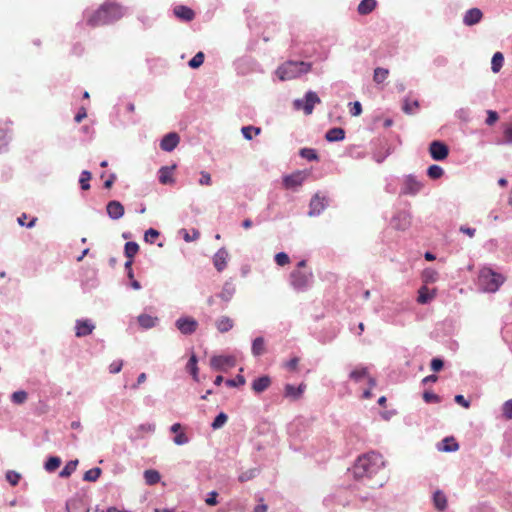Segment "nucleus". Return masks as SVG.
<instances>
[{"mask_svg": "<svg viewBox=\"0 0 512 512\" xmlns=\"http://www.w3.org/2000/svg\"><path fill=\"white\" fill-rule=\"evenodd\" d=\"M418 107H419V103L417 100L411 101L409 99H405L403 102L402 110L406 114H413V113H415V111L417 110Z\"/></svg>", "mask_w": 512, "mask_h": 512, "instance_id": "nucleus-51", "label": "nucleus"}, {"mask_svg": "<svg viewBox=\"0 0 512 512\" xmlns=\"http://www.w3.org/2000/svg\"><path fill=\"white\" fill-rule=\"evenodd\" d=\"M215 326L220 333H226L233 328L234 321L228 316H221L216 320Z\"/></svg>", "mask_w": 512, "mask_h": 512, "instance_id": "nucleus-29", "label": "nucleus"}, {"mask_svg": "<svg viewBox=\"0 0 512 512\" xmlns=\"http://www.w3.org/2000/svg\"><path fill=\"white\" fill-rule=\"evenodd\" d=\"M218 493L216 491H211L207 494L205 502L208 506H215L218 504Z\"/></svg>", "mask_w": 512, "mask_h": 512, "instance_id": "nucleus-63", "label": "nucleus"}, {"mask_svg": "<svg viewBox=\"0 0 512 512\" xmlns=\"http://www.w3.org/2000/svg\"><path fill=\"white\" fill-rule=\"evenodd\" d=\"M503 417L512 420V399L505 401L502 405Z\"/></svg>", "mask_w": 512, "mask_h": 512, "instance_id": "nucleus-58", "label": "nucleus"}, {"mask_svg": "<svg viewBox=\"0 0 512 512\" xmlns=\"http://www.w3.org/2000/svg\"><path fill=\"white\" fill-rule=\"evenodd\" d=\"M137 321L141 328L148 330L155 327L159 323V318L142 313L137 317Z\"/></svg>", "mask_w": 512, "mask_h": 512, "instance_id": "nucleus-26", "label": "nucleus"}, {"mask_svg": "<svg viewBox=\"0 0 512 512\" xmlns=\"http://www.w3.org/2000/svg\"><path fill=\"white\" fill-rule=\"evenodd\" d=\"M176 328L183 335H192L198 328V322L190 316H181L175 321Z\"/></svg>", "mask_w": 512, "mask_h": 512, "instance_id": "nucleus-10", "label": "nucleus"}, {"mask_svg": "<svg viewBox=\"0 0 512 512\" xmlns=\"http://www.w3.org/2000/svg\"><path fill=\"white\" fill-rule=\"evenodd\" d=\"M228 420V416L226 413L224 412H220L213 420V422L211 423V427L214 429V430H217V429H220L221 427H223L225 425V423L227 422Z\"/></svg>", "mask_w": 512, "mask_h": 512, "instance_id": "nucleus-50", "label": "nucleus"}, {"mask_svg": "<svg viewBox=\"0 0 512 512\" xmlns=\"http://www.w3.org/2000/svg\"><path fill=\"white\" fill-rule=\"evenodd\" d=\"M444 446L440 447L439 449L444 452H454L458 450L459 445L458 443L451 437V438H445L443 440Z\"/></svg>", "mask_w": 512, "mask_h": 512, "instance_id": "nucleus-53", "label": "nucleus"}, {"mask_svg": "<svg viewBox=\"0 0 512 512\" xmlns=\"http://www.w3.org/2000/svg\"><path fill=\"white\" fill-rule=\"evenodd\" d=\"M144 479L146 484L155 485L160 481L161 476L157 470L148 469L144 471Z\"/></svg>", "mask_w": 512, "mask_h": 512, "instance_id": "nucleus-37", "label": "nucleus"}, {"mask_svg": "<svg viewBox=\"0 0 512 512\" xmlns=\"http://www.w3.org/2000/svg\"><path fill=\"white\" fill-rule=\"evenodd\" d=\"M159 231L154 228H149L144 234V240L148 243H153V240L159 236Z\"/></svg>", "mask_w": 512, "mask_h": 512, "instance_id": "nucleus-62", "label": "nucleus"}, {"mask_svg": "<svg viewBox=\"0 0 512 512\" xmlns=\"http://www.w3.org/2000/svg\"><path fill=\"white\" fill-rule=\"evenodd\" d=\"M78 465V460H70L66 463V465L63 467V469L60 471L59 476L61 478H68L71 476Z\"/></svg>", "mask_w": 512, "mask_h": 512, "instance_id": "nucleus-38", "label": "nucleus"}, {"mask_svg": "<svg viewBox=\"0 0 512 512\" xmlns=\"http://www.w3.org/2000/svg\"><path fill=\"white\" fill-rule=\"evenodd\" d=\"M61 464V459L57 456H50L45 462L44 468L48 472L55 471Z\"/></svg>", "mask_w": 512, "mask_h": 512, "instance_id": "nucleus-47", "label": "nucleus"}, {"mask_svg": "<svg viewBox=\"0 0 512 512\" xmlns=\"http://www.w3.org/2000/svg\"><path fill=\"white\" fill-rule=\"evenodd\" d=\"M106 212L110 219L119 220L123 217L124 206L117 200H111L106 205Z\"/></svg>", "mask_w": 512, "mask_h": 512, "instance_id": "nucleus-19", "label": "nucleus"}, {"mask_svg": "<svg viewBox=\"0 0 512 512\" xmlns=\"http://www.w3.org/2000/svg\"><path fill=\"white\" fill-rule=\"evenodd\" d=\"M5 477L12 486H16L21 479V475L14 470H8Z\"/></svg>", "mask_w": 512, "mask_h": 512, "instance_id": "nucleus-56", "label": "nucleus"}, {"mask_svg": "<svg viewBox=\"0 0 512 512\" xmlns=\"http://www.w3.org/2000/svg\"><path fill=\"white\" fill-rule=\"evenodd\" d=\"M320 102L321 100L316 92L308 91L305 93L304 98L295 99L293 105L297 110L302 109L305 115H310L313 112L314 106Z\"/></svg>", "mask_w": 512, "mask_h": 512, "instance_id": "nucleus-7", "label": "nucleus"}, {"mask_svg": "<svg viewBox=\"0 0 512 512\" xmlns=\"http://www.w3.org/2000/svg\"><path fill=\"white\" fill-rule=\"evenodd\" d=\"M274 259H275V262L277 263V265H279V266H285V265H287V264L289 263V261H290V258H289V256H288V254H287V253H285V252H279V253H277V254L275 255Z\"/></svg>", "mask_w": 512, "mask_h": 512, "instance_id": "nucleus-59", "label": "nucleus"}, {"mask_svg": "<svg viewBox=\"0 0 512 512\" xmlns=\"http://www.w3.org/2000/svg\"><path fill=\"white\" fill-rule=\"evenodd\" d=\"M385 465L380 453L371 451L359 456L352 468V474L356 480L370 479Z\"/></svg>", "mask_w": 512, "mask_h": 512, "instance_id": "nucleus-2", "label": "nucleus"}, {"mask_svg": "<svg viewBox=\"0 0 512 512\" xmlns=\"http://www.w3.org/2000/svg\"><path fill=\"white\" fill-rule=\"evenodd\" d=\"M252 355L255 357H259L264 354L265 352V340L263 337H256L252 341V347H251Z\"/></svg>", "mask_w": 512, "mask_h": 512, "instance_id": "nucleus-31", "label": "nucleus"}, {"mask_svg": "<svg viewBox=\"0 0 512 512\" xmlns=\"http://www.w3.org/2000/svg\"><path fill=\"white\" fill-rule=\"evenodd\" d=\"M204 53L203 52H198L196 53L188 62V65L190 68L192 69H197L199 68L203 62H204Z\"/></svg>", "mask_w": 512, "mask_h": 512, "instance_id": "nucleus-54", "label": "nucleus"}, {"mask_svg": "<svg viewBox=\"0 0 512 512\" xmlns=\"http://www.w3.org/2000/svg\"><path fill=\"white\" fill-rule=\"evenodd\" d=\"M101 472V469L98 467L92 468L84 473L83 480L94 482L100 477Z\"/></svg>", "mask_w": 512, "mask_h": 512, "instance_id": "nucleus-52", "label": "nucleus"}, {"mask_svg": "<svg viewBox=\"0 0 512 512\" xmlns=\"http://www.w3.org/2000/svg\"><path fill=\"white\" fill-rule=\"evenodd\" d=\"M259 473H260L259 468H257V467L250 468L246 471L241 472L238 476V480L241 483H244V482L254 479Z\"/></svg>", "mask_w": 512, "mask_h": 512, "instance_id": "nucleus-40", "label": "nucleus"}, {"mask_svg": "<svg viewBox=\"0 0 512 512\" xmlns=\"http://www.w3.org/2000/svg\"><path fill=\"white\" fill-rule=\"evenodd\" d=\"M173 13L178 19L185 22L192 21L195 17L194 11L185 5H178L174 7Z\"/></svg>", "mask_w": 512, "mask_h": 512, "instance_id": "nucleus-22", "label": "nucleus"}, {"mask_svg": "<svg viewBox=\"0 0 512 512\" xmlns=\"http://www.w3.org/2000/svg\"><path fill=\"white\" fill-rule=\"evenodd\" d=\"M376 5V0H362L358 5L357 11L360 15H367L376 8Z\"/></svg>", "mask_w": 512, "mask_h": 512, "instance_id": "nucleus-33", "label": "nucleus"}, {"mask_svg": "<svg viewBox=\"0 0 512 512\" xmlns=\"http://www.w3.org/2000/svg\"><path fill=\"white\" fill-rule=\"evenodd\" d=\"M245 378L243 375L241 374H238L235 378L233 379H227L226 380V385L229 386V387H239V386H242L245 384Z\"/></svg>", "mask_w": 512, "mask_h": 512, "instance_id": "nucleus-57", "label": "nucleus"}, {"mask_svg": "<svg viewBox=\"0 0 512 512\" xmlns=\"http://www.w3.org/2000/svg\"><path fill=\"white\" fill-rule=\"evenodd\" d=\"M289 283L297 292L309 290L314 283V275L311 269H294L289 275Z\"/></svg>", "mask_w": 512, "mask_h": 512, "instance_id": "nucleus-5", "label": "nucleus"}, {"mask_svg": "<svg viewBox=\"0 0 512 512\" xmlns=\"http://www.w3.org/2000/svg\"><path fill=\"white\" fill-rule=\"evenodd\" d=\"M388 74H389L388 69L378 67L374 70L373 80L375 83L381 84L387 79Z\"/></svg>", "mask_w": 512, "mask_h": 512, "instance_id": "nucleus-44", "label": "nucleus"}, {"mask_svg": "<svg viewBox=\"0 0 512 512\" xmlns=\"http://www.w3.org/2000/svg\"><path fill=\"white\" fill-rule=\"evenodd\" d=\"M95 329V323L88 318H81L75 321V336L78 338L92 334Z\"/></svg>", "mask_w": 512, "mask_h": 512, "instance_id": "nucleus-12", "label": "nucleus"}, {"mask_svg": "<svg viewBox=\"0 0 512 512\" xmlns=\"http://www.w3.org/2000/svg\"><path fill=\"white\" fill-rule=\"evenodd\" d=\"M483 17V13L479 8H471L467 10L463 16V23L466 26L478 24Z\"/></svg>", "mask_w": 512, "mask_h": 512, "instance_id": "nucleus-21", "label": "nucleus"}, {"mask_svg": "<svg viewBox=\"0 0 512 512\" xmlns=\"http://www.w3.org/2000/svg\"><path fill=\"white\" fill-rule=\"evenodd\" d=\"M197 363H198L197 356L194 353H192V355L190 356V358L187 362L186 370H187V372H189L191 374V376L193 377V379L195 381H199V376H198L199 370H198Z\"/></svg>", "mask_w": 512, "mask_h": 512, "instance_id": "nucleus-32", "label": "nucleus"}, {"mask_svg": "<svg viewBox=\"0 0 512 512\" xmlns=\"http://www.w3.org/2000/svg\"><path fill=\"white\" fill-rule=\"evenodd\" d=\"M176 168L175 165L172 166H162L158 171V179L161 184H173L174 179L172 177V172Z\"/></svg>", "mask_w": 512, "mask_h": 512, "instance_id": "nucleus-25", "label": "nucleus"}, {"mask_svg": "<svg viewBox=\"0 0 512 512\" xmlns=\"http://www.w3.org/2000/svg\"><path fill=\"white\" fill-rule=\"evenodd\" d=\"M91 172L88 170H83L79 177V184L82 190H88L90 189V179H91Z\"/></svg>", "mask_w": 512, "mask_h": 512, "instance_id": "nucleus-49", "label": "nucleus"}, {"mask_svg": "<svg viewBox=\"0 0 512 512\" xmlns=\"http://www.w3.org/2000/svg\"><path fill=\"white\" fill-rule=\"evenodd\" d=\"M429 153L433 160L443 161L449 155V148L444 142L434 140L429 145Z\"/></svg>", "mask_w": 512, "mask_h": 512, "instance_id": "nucleus-11", "label": "nucleus"}, {"mask_svg": "<svg viewBox=\"0 0 512 512\" xmlns=\"http://www.w3.org/2000/svg\"><path fill=\"white\" fill-rule=\"evenodd\" d=\"M433 502H434L435 507L440 511H443L447 506V498H446L445 494L440 490H437L436 492H434Z\"/></svg>", "mask_w": 512, "mask_h": 512, "instance_id": "nucleus-36", "label": "nucleus"}, {"mask_svg": "<svg viewBox=\"0 0 512 512\" xmlns=\"http://www.w3.org/2000/svg\"><path fill=\"white\" fill-rule=\"evenodd\" d=\"M305 389L304 384H300L299 386H294L292 384H286L284 387V396L291 400H298Z\"/></svg>", "mask_w": 512, "mask_h": 512, "instance_id": "nucleus-24", "label": "nucleus"}, {"mask_svg": "<svg viewBox=\"0 0 512 512\" xmlns=\"http://www.w3.org/2000/svg\"><path fill=\"white\" fill-rule=\"evenodd\" d=\"M328 202L325 197H320L317 193L310 200L308 215L311 217L319 216L327 207Z\"/></svg>", "mask_w": 512, "mask_h": 512, "instance_id": "nucleus-13", "label": "nucleus"}, {"mask_svg": "<svg viewBox=\"0 0 512 512\" xmlns=\"http://www.w3.org/2000/svg\"><path fill=\"white\" fill-rule=\"evenodd\" d=\"M422 279L425 283H435L439 279V274L433 268H426L422 272Z\"/></svg>", "mask_w": 512, "mask_h": 512, "instance_id": "nucleus-41", "label": "nucleus"}, {"mask_svg": "<svg viewBox=\"0 0 512 512\" xmlns=\"http://www.w3.org/2000/svg\"><path fill=\"white\" fill-rule=\"evenodd\" d=\"M399 181L400 179L396 176L387 177L385 191L390 194H395L397 192Z\"/></svg>", "mask_w": 512, "mask_h": 512, "instance_id": "nucleus-43", "label": "nucleus"}, {"mask_svg": "<svg viewBox=\"0 0 512 512\" xmlns=\"http://www.w3.org/2000/svg\"><path fill=\"white\" fill-rule=\"evenodd\" d=\"M423 182L415 175L408 174L402 178L401 195L416 196L423 188Z\"/></svg>", "mask_w": 512, "mask_h": 512, "instance_id": "nucleus-6", "label": "nucleus"}, {"mask_svg": "<svg viewBox=\"0 0 512 512\" xmlns=\"http://www.w3.org/2000/svg\"><path fill=\"white\" fill-rule=\"evenodd\" d=\"M311 67L309 62L289 60L277 68L276 75L281 81L292 80L308 73Z\"/></svg>", "mask_w": 512, "mask_h": 512, "instance_id": "nucleus-3", "label": "nucleus"}, {"mask_svg": "<svg viewBox=\"0 0 512 512\" xmlns=\"http://www.w3.org/2000/svg\"><path fill=\"white\" fill-rule=\"evenodd\" d=\"M235 292L236 288L233 283V280L229 279L224 283L222 290L220 293L217 294V297H219L221 300L225 302H229L233 298Z\"/></svg>", "mask_w": 512, "mask_h": 512, "instance_id": "nucleus-23", "label": "nucleus"}, {"mask_svg": "<svg viewBox=\"0 0 512 512\" xmlns=\"http://www.w3.org/2000/svg\"><path fill=\"white\" fill-rule=\"evenodd\" d=\"M423 400L426 402V403H439L440 402V397L431 392V391H425L423 393Z\"/></svg>", "mask_w": 512, "mask_h": 512, "instance_id": "nucleus-60", "label": "nucleus"}, {"mask_svg": "<svg viewBox=\"0 0 512 512\" xmlns=\"http://www.w3.org/2000/svg\"><path fill=\"white\" fill-rule=\"evenodd\" d=\"M443 174H444L443 168L436 164L430 165L427 169V175L431 179H439L440 177L443 176Z\"/></svg>", "mask_w": 512, "mask_h": 512, "instance_id": "nucleus-48", "label": "nucleus"}, {"mask_svg": "<svg viewBox=\"0 0 512 512\" xmlns=\"http://www.w3.org/2000/svg\"><path fill=\"white\" fill-rule=\"evenodd\" d=\"M236 71L240 75L261 71L260 65L250 57H243L235 62Z\"/></svg>", "mask_w": 512, "mask_h": 512, "instance_id": "nucleus-8", "label": "nucleus"}, {"mask_svg": "<svg viewBox=\"0 0 512 512\" xmlns=\"http://www.w3.org/2000/svg\"><path fill=\"white\" fill-rule=\"evenodd\" d=\"M504 280L502 274L491 268H483L479 272L477 285L482 292L494 293L504 283Z\"/></svg>", "mask_w": 512, "mask_h": 512, "instance_id": "nucleus-4", "label": "nucleus"}, {"mask_svg": "<svg viewBox=\"0 0 512 512\" xmlns=\"http://www.w3.org/2000/svg\"><path fill=\"white\" fill-rule=\"evenodd\" d=\"M139 251V245L134 241H128L124 245V255L127 259H133Z\"/></svg>", "mask_w": 512, "mask_h": 512, "instance_id": "nucleus-39", "label": "nucleus"}, {"mask_svg": "<svg viewBox=\"0 0 512 512\" xmlns=\"http://www.w3.org/2000/svg\"><path fill=\"white\" fill-rule=\"evenodd\" d=\"M299 155L307 159L308 161H318L319 157L315 149L313 148H302L299 151Z\"/></svg>", "mask_w": 512, "mask_h": 512, "instance_id": "nucleus-45", "label": "nucleus"}, {"mask_svg": "<svg viewBox=\"0 0 512 512\" xmlns=\"http://www.w3.org/2000/svg\"><path fill=\"white\" fill-rule=\"evenodd\" d=\"M125 12V7L117 3L105 2L93 12L85 10L83 15L86 19L87 25L91 27H98L118 21L125 15Z\"/></svg>", "mask_w": 512, "mask_h": 512, "instance_id": "nucleus-1", "label": "nucleus"}, {"mask_svg": "<svg viewBox=\"0 0 512 512\" xmlns=\"http://www.w3.org/2000/svg\"><path fill=\"white\" fill-rule=\"evenodd\" d=\"M179 141L180 137L176 132L167 133L160 141V148L165 152H172Z\"/></svg>", "mask_w": 512, "mask_h": 512, "instance_id": "nucleus-18", "label": "nucleus"}, {"mask_svg": "<svg viewBox=\"0 0 512 512\" xmlns=\"http://www.w3.org/2000/svg\"><path fill=\"white\" fill-rule=\"evenodd\" d=\"M345 138V130L341 127H333L325 134V139L328 142L342 141Z\"/></svg>", "mask_w": 512, "mask_h": 512, "instance_id": "nucleus-28", "label": "nucleus"}, {"mask_svg": "<svg viewBox=\"0 0 512 512\" xmlns=\"http://www.w3.org/2000/svg\"><path fill=\"white\" fill-rule=\"evenodd\" d=\"M504 63V56L501 52H496L491 60V70L494 73H497L500 71Z\"/></svg>", "mask_w": 512, "mask_h": 512, "instance_id": "nucleus-42", "label": "nucleus"}, {"mask_svg": "<svg viewBox=\"0 0 512 512\" xmlns=\"http://www.w3.org/2000/svg\"><path fill=\"white\" fill-rule=\"evenodd\" d=\"M307 427V421L303 418L295 419L288 427L289 434L291 436H297V431L301 429L305 430Z\"/></svg>", "mask_w": 512, "mask_h": 512, "instance_id": "nucleus-35", "label": "nucleus"}, {"mask_svg": "<svg viewBox=\"0 0 512 512\" xmlns=\"http://www.w3.org/2000/svg\"><path fill=\"white\" fill-rule=\"evenodd\" d=\"M368 369L365 366H358L349 373V379L354 382H360L368 377Z\"/></svg>", "mask_w": 512, "mask_h": 512, "instance_id": "nucleus-30", "label": "nucleus"}, {"mask_svg": "<svg viewBox=\"0 0 512 512\" xmlns=\"http://www.w3.org/2000/svg\"><path fill=\"white\" fill-rule=\"evenodd\" d=\"M260 132L261 129L255 126H243L241 129V133L246 140H252L253 135H258Z\"/></svg>", "mask_w": 512, "mask_h": 512, "instance_id": "nucleus-46", "label": "nucleus"}, {"mask_svg": "<svg viewBox=\"0 0 512 512\" xmlns=\"http://www.w3.org/2000/svg\"><path fill=\"white\" fill-rule=\"evenodd\" d=\"M27 398H28V394L24 390L16 391V392L12 393V395H11V401L17 405H21V404L25 403Z\"/></svg>", "mask_w": 512, "mask_h": 512, "instance_id": "nucleus-55", "label": "nucleus"}, {"mask_svg": "<svg viewBox=\"0 0 512 512\" xmlns=\"http://www.w3.org/2000/svg\"><path fill=\"white\" fill-rule=\"evenodd\" d=\"M374 145L372 157L377 163H382L393 151L391 145L386 140L378 139Z\"/></svg>", "mask_w": 512, "mask_h": 512, "instance_id": "nucleus-9", "label": "nucleus"}, {"mask_svg": "<svg viewBox=\"0 0 512 512\" xmlns=\"http://www.w3.org/2000/svg\"><path fill=\"white\" fill-rule=\"evenodd\" d=\"M211 368L217 371H225L227 368L235 365V358L233 356H213L210 360Z\"/></svg>", "mask_w": 512, "mask_h": 512, "instance_id": "nucleus-14", "label": "nucleus"}, {"mask_svg": "<svg viewBox=\"0 0 512 512\" xmlns=\"http://www.w3.org/2000/svg\"><path fill=\"white\" fill-rule=\"evenodd\" d=\"M182 232H183V239L186 242L195 241V240H197L200 237V233L196 229L192 230V235H190L189 232L187 230H185V229H183Z\"/></svg>", "mask_w": 512, "mask_h": 512, "instance_id": "nucleus-61", "label": "nucleus"}, {"mask_svg": "<svg viewBox=\"0 0 512 512\" xmlns=\"http://www.w3.org/2000/svg\"><path fill=\"white\" fill-rule=\"evenodd\" d=\"M173 441L176 445H185L189 442V438L187 435L183 432L177 433L176 436L173 438Z\"/></svg>", "mask_w": 512, "mask_h": 512, "instance_id": "nucleus-64", "label": "nucleus"}, {"mask_svg": "<svg viewBox=\"0 0 512 512\" xmlns=\"http://www.w3.org/2000/svg\"><path fill=\"white\" fill-rule=\"evenodd\" d=\"M392 226L397 230H406L411 224V215L408 211H399L392 218Z\"/></svg>", "mask_w": 512, "mask_h": 512, "instance_id": "nucleus-16", "label": "nucleus"}, {"mask_svg": "<svg viewBox=\"0 0 512 512\" xmlns=\"http://www.w3.org/2000/svg\"><path fill=\"white\" fill-rule=\"evenodd\" d=\"M10 126V121L0 123V153L6 152L8 150V145L12 138V130Z\"/></svg>", "mask_w": 512, "mask_h": 512, "instance_id": "nucleus-15", "label": "nucleus"}, {"mask_svg": "<svg viewBox=\"0 0 512 512\" xmlns=\"http://www.w3.org/2000/svg\"><path fill=\"white\" fill-rule=\"evenodd\" d=\"M434 296V291L431 292L427 287L423 286L418 291L417 301L420 304H427L434 298Z\"/></svg>", "mask_w": 512, "mask_h": 512, "instance_id": "nucleus-34", "label": "nucleus"}, {"mask_svg": "<svg viewBox=\"0 0 512 512\" xmlns=\"http://www.w3.org/2000/svg\"><path fill=\"white\" fill-rule=\"evenodd\" d=\"M229 254L226 248H220L213 256V265L218 272H222L228 262Z\"/></svg>", "mask_w": 512, "mask_h": 512, "instance_id": "nucleus-20", "label": "nucleus"}, {"mask_svg": "<svg viewBox=\"0 0 512 512\" xmlns=\"http://www.w3.org/2000/svg\"><path fill=\"white\" fill-rule=\"evenodd\" d=\"M271 384V378L268 375L260 376L253 380L252 389L255 393L264 392Z\"/></svg>", "mask_w": 512, "mask_h": 512, "instance_id": "nucleus-27", "label": "nucleus"}, {"mask_svg": "<svg viewBox=\"0 0 512 512\" xmlns=\"http://www.w3.org/2000/svg\"><path fill=\"white\" fill-rule=\"evenodd\" d=\"M305 178L306 175L303 172L297 171L290 175H286L283 178V185L287 189H295L303 184Z\"/></svg>", "mask_w": 512, "mask_h": 512, "instance_id": "nucleus-17", "label": "nucleus"}]
</instances>
